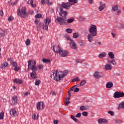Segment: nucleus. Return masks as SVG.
Returning a JSON list of instances; mask_svg holds the SVG:
<instances>
[{"mask_svg":"<svg viewBox=\"0 0 124 124\" xmlns=\"http://www.w3.org/2000/svg\"><path fill=\"white\" fill-rule=\"evenodd\" d=\"M93 77L96 79H99L101 78V73L99 72L96 71L93 74Z\"/></svg>","mask_w":124,"mask_h":124,"instance_id":"obj_15","label":"nucleus"},{"mask_svg":"<svg viewBox=\"0 0 124 124\" xmlns=\"http://www.w3.org/2000/svg\"><path fill=\"white\" fill-rule=\"evenodd\" d=\"M69 74V71L68 70H64L62 71V78H65Z\"/></svg>","mask_w":124,"mask_h":124,"instance_id":"obj_19","label":"nucleus"},{"mask_svg":"<svg viewBox=\"0 0 124 124\" xmlns=\"http://www.w3.org/2000/svg\"><path fill=\"white\" fill-rule=\"evenodd\" d=\"M42 62H45V63H49L50 62H51V61L49 59H44L43 58L42 59Z\"/></svg>","mask_w":124,"mask_h":124,"instance_id":"obj_33","label":"nucleus"},{"mask_svg":"<svg viewBox=\"0 0 124 124\" xmlns=\"http://www.w3.org/2000/svg\"><path fill=\"white\" fill-rule=\"evenodd\" d=\"M51 23V20L49 18L46 17V22L45 24L43 25V30H46V31H48V26L49 24Z\"/></svg>","mask_w":124,"mask_h":124,"instance_id":"obj_6","label":"nucleus"},{"mask_svg":"<svg viewBox=\"0 0 124 124\" xmlns=\"http://www.w3.org/2000/svg\"><path fill=\"white\" fill-rule=\"evenodd\" d=\"M105 68L106 70H111L112 69V65L111 64L108 63L105 66Z\"/></svg>","mask_w":124,"mask_h":124,"instance_id":"obj_22","label":"nucleus"},{"mask_svg":"<svg viewBox=\"0 0 124 124\" xmlns=\"http://www.w3.org/2000/svg\"><path fill=\"white\" fill-rule=\"evenodd\" d=\"M114 121L116 124H122V123H123V120L122 119H115Z\"/></svg>","mask_w":124,"mask_h":124,"instance_id":"obj_40","label":"nucleus"},{"mask_svg":"<svg viewBox=\"0 0 124 124\" xmlns=\"http://www.w3.org/2000/svg\"><path fill=\"white\" fill-rule=\"evenodd\" d=\"M77 87V85H74L72 88H70V90L68 92V94H69V93H70V95H71V92H74L75 90V87Z\"/></svg>","mask_w":124,"mask_h":124,"instance_id":"obj_32","label":"nucleus"},{"mask_svg":"<svg viewBox=\"0 0 124 124\" xmlns=\"http://www.w3.org/2000/svg\"><path fill=\"white\" fill-rule=\"evenodd\" d=\"M107 89H111V88H113V82L112 81L108 82L106 84Z\"/></svg>","mask_w":124,"mask_h":124,"instance_id":"obj_21","label":"nucleus"},{"mask_svg":"<svg viewBox=\"0 0 124 124\" xmlns=\"http://www.w3.org/2000/svg\"><path fill=\"white\" fill-rule=\"evenodd\" d=\"M82 114L84 117H87V116H88V112L87 111H83Z\"/></svg>","mask_w":124,"mask_h":124,"instance_id":"obj_54","label":"nucleus"},{"mask_svg":"<svg viewBox=\"0 0 124 124\" xmlns=\"http://www.w3.org/2000/svg\"><path fill=\"white\" fill-rule=\"evenodd\" d=\"M119 109H124V102H122L119 104L118 107Z\"/></svg>","mask_w":124,"mask_h":124,"instance_id":"obj_34","label":"nucleus"},{"mask_svg":"<svg viewBox=\"0 0 124 124\" xmlns=\"http://www.w3.org/2000/svg\"><path fill=\"white\" fill-rule=\"evenodd\" d=\"M5 32L2 29H0V37H3L4 36Z\"/></svg>","mask_w":124,"mask_h":124,"instance_id":"obj_36","label":"nucleus"},{"mask_svg":"<svg viewBox=\"0 0 124 124\" xmlns=\"http://www.w3.org/2000/svg\"><path fill=\"white\" fill-rule=\"evenodd\" d=\"M81 115L82 114H81V113H78L76 115V118H80Z\"/></svg>","mask_w":124,"mask_h":124,"instance_id":"obj_57","label":"nucleus"},{"mask_svg":"<svg viewBox=\"0 0 124 124\" xmlns=\"http://www.w3.org/2000/svg\"><path fill=\"white\" fill-rule=\"evenodd\" d=\"M17 15L18 16H20L21 18H25L26 16H28L29 15L27 14V9L26 7H23L21 9L18 8Z\"/></svg>","mask_w":124,"mask_h":124,"instance_id":"obj_4","label":"nucleus"},{"mask_svg":"<svg viewBox=\"0 0 124 124\" xmlns=\"http://www.w3.org/2000/svg\"><path fill=\"white\" fill-rule=\"evenodd\" d=\"M44 107V103L43 102H39L36 106V108L38 110H43Z\"/></svg>","mask_w":124,"mask_h":124,"instance_id":"obj_10","label":"nucleus"},{"mask_svg":"<svg viewBox=\"0 0 124 124\" xmlns=\"http://www.w3.org/2000/svg\"><path fill=\"white\" fill-rule=\"evenodd\" d=\"M79 110H80V111H84L85 110H86V108L85 107V106H81L79 108Z\"/></svg>","mask_w":124,"mask_h":124,"instance_id":"obj_52","label":"nucleus"},{"mask_svg":"<svg viewBox=\"0 0 124 124\" xmlns=\"http://www.w3.org/2000/svg\"><path fill=\"white\" fill-rule=\"evenodd\" d=\"M113 97L114 98H120V97H124V92H116L114 93Z\"/></svg>","mask_w":124,"mask_h":124,"instance_id":"obj_7","label":"nucleus"},{"mask_svg":"<svg viewBox=\"0 0 124 124\" xmlns=\"http://www.w3.org/2000/svg\"><path fill=\"white\" fill-rule=\"evenodd\" d=\"M71 119H72V120H73V121H74V122H76V123H77V122H78V119L75 118V116H74V115H71Z\"/></svg>","mask_w":124,"mask_h":124,"instance_id":"obj_41","label":"nucleus"},{"mask_svg":"<svg viewBox=\"0 0 124 124\" xmlns=\"http://www.w3.org/2000/svg\"><path fill=\"white\" fill-rule=\"evenodd\" d=\"M108 63H111L112 65L116 66L117 65V63H116V61L115 59L110 60L108 61Z\"/></svg>","mask_w":124,"mask_h":124,"instance_id":"obj_23","label":"nucleus"},{"mask_svg":"<svg viewBox=\"0 0 124 124\" xmlns=\"http://www.w3.org/2000/svg\"><path fill=\"white\" fill-rule=\"evenodd\" d=\"M69 2H72V5H75V4L78 3V0H68Z\"/></svg>","mask_w":124,"mask_h":124,"instance_id":"obj_27","label":"nucleus"},{"mask_svg":"<svg viewBox=\"0 0 124 124\" xmlns=\"http://www.w3.org/2000/svg\"><path fill=\"white\" fill-rule=\"evenodd\" d=\"M38 117H39V115L37 114V117H36V114L35 113H34L33 116H32V119H34V120H36V119H38Z\"/></svg>","mask_w":124,"mask_h":124,"instance_id":"obj_45","label":"nucleus"},{"mask_svg":"<svg viewBox=\"0 0 124 124\" xmlns=\"http://www.w3.org/2000/svg\"><path fill=\"white\" fill-rule=\"evenodd\" d=\"M66 39H67V40H69V41H70V42H71V41H73V40H72V39H71V38H70V37H69V36H67L66 37Z\"/></svg>","mask_w":124,"mask_h":124,"instance_id":"obj_60","label":"nucleus"},{"mask_svg":"<svg viewBox=\"0 0 124 124\" xmlns=\"http://www.w3.org/2000/svg\"><path fill=\"white\" fill-rule=\"evenodd\" d=\"M43 67H44V66H43V64H39L38 65V69H39V70H40L41 69H43Z\"/></svg>","mask_w":124,"mask_h":124,"instance_id":"obj_47","label":"nucleus"},{"mask_svg":"<svg viewBox=\"0 0 124 124\" xmlns=\"http://www.w3.org/2000/svg\"><path fill=\"white\" fill-rule=\"evenodd\" d=\"M25 44L26 46H30L31 45V40L30 39H27L25 40Z\"/></svg>","mask_w":124,"mask_h":124,"instance_id":"obj_35","label":"nucleus"},{"mask_svg":"<svg viewBox=\"0 0 124 124\" xmlns=\"http://www.w3.org/2000/svg\"><path fill=\"white\" fill-rule=\"evenodd\" d=\"M55 22L57 24H60V25H62V17H57V18L55 20Z\"/></svg>","mask_w":124,"mask_h":124,"instance_id":"obj_16","label":"nucleus"},{"mask_svg":"<svg viewBox=\"0 0 124 124\" xmlns=\"http://www.w3.org/2000/svg\"><path fill=\"white\" fill-rule=\"evenodd\" d=\"M76 62H78V63H82V62H83V61L80 59L76 60Z\"/></svg>","mask_w":124,"mask_h":124,"instance_id":"obj_59","label":"nucleus"},{"mask_svg":"<svg viewBox=\"0 0 124 124\" xmlns=\"http://www.w3.org/2000/svg\"><path fill=\"white\" fill-rule=\"evenodd\" d=\"M79 21H84V20H85V19H84V18L82 17H80L79 18Z\"/></svg>","mask_w":124,"mask_h":124,"instance_id":"obj_63","label":"nucleus"},{"mask_svg":"<svg viewBox=\"0 0 124 124\" xmlns=\"http://www.w3.org/2000/svg\"><path fill=\"white\" fill-rule=\"evenodd\" d=\"M10 115L14 116V117H16L17 116V111H16V109L15 108H13L10 110Z\"/></svg>","mask_w":124,"mask_h":124,"instance_id":"obj_18","label":"nucleus"},{"mask_svg":"<svg viewBox=\"0 0 124 124\" xmlns=\"http://www.w3.org/2000/svg\"><path fill=\"white\" fill-rule=\"evenodd\" d=\"M42 17V16L40 14H38L35 15V18H41Z\"/></svg>","mask_w":124,"mask_h":124,"instance_id":"obj_51","label":"nucleus"},{"mask_svg":"<svg viewBox=\"0 0 124 124\" xmlns=\"http://www.w3.org/2000/svg\"><path fill=\"white\" fill-rule=\"evenodd\" d=\"M86 82H87L85 80H82L80 83V85L81 87H83V86H84Z\"/></svg>","mask_w":124,"mask_h":124,"instance_id":"obj_48","label":"nucleus"},{"mask_svg":"<svg viewBox=\"0 0 124 124\" xmlns=\"http://www.w3.org/2000/svg\"><path fill=\"white\" fill-rule=\"evenodd\" d=\"M57 11L59 12L60 16H62V8L59 7L57 8Z\"/></svg>","mask_w":124,"mask_h":124,"instance_id":"obj_30","label":"nucleus"},{"mask_svg":"<svg viewBox=\"0 0 124 124\" xmlns=\"http://www.w3.org/2000/svg\"><path fill=\"white\" fill-rule=\"evenodd\" d=\"M72 4L70 2L67 3H62V8H65V9H69V8H70V6H72Z\"/></svg>","mask_w":124,"mask_h":124,"instance_id":"obj_12","label":"nucleus"},{"mask_svg":"<svg viewBox=\"0 0 124 124\" xmlns=\"http://www.w3.org/2000/svg\"><path fill=\"white\" fill-rule=\"evenodd\" d=\"M98 124H107L108 123V120H106L104 119H99L98 120Z\"/></svg>","mask_w":124,"mask_h":124,"instance_id":"obj_17","label":"nucleus"},{"mask_svg":"<svg viewBox=\"0 0 124 124\" xmlns=\"http://www.w3.org/2000/svg\"><path fill=\"white\" fill-rule=\"evenodd\" d=\"M121 13H122V11H121L120 10H118V11H117V14L118 15H120L121 14Z\"/></svg>","mask_w":124,"mask_h":124,"instance_id":"obj_64","label":"nucleus"},{"mask_svg":"<svg viewBox=\"0 0 124 124\" xmlns=\"http://www.w3.org/2000/svg\"><path fill=\"white\" fill-rule=\"evenodd\" d=\"M108 113L111 116H114V115H115V112H114L113 111L109 110L108 112Z\"/></svg>","mask_w":124,"mask_h":124,"instance_id":"obj_49","label":"nucleus"},{"mask_svg":"<svg viewBox=\"0 0 124 124\" xmlns=\"http://www.w3.org/2000/svg\"><path fill=\"white\" fill-rule=\"evenodd\" d=\"M117 28L118 29H120V30H124V25H123L122 24H118L117 25Z\"/></svg>","mask_w":124,"mask_h":124,"instance_id":"obj_38","label":"nucleus"},{"mask_svg":"<svg viewBox=\"0 0 124 124\" xmlns=\"http://www.w3.org/2000/svg\"><path fill=\"white\" fill-rule=\"evenodd\" d=\"M68 15V12L66 11H63L62 10V19H65L66 18V16Z\"/></svg>","mask_w":124,"mask_h":124,"instance_id":"obj_28","label":"nucleus"},{"mask_svg":"<svg viewBox=\"0 0 124 124\" xmlns=\"http://www.w3.org/2000/svg\"><path fill=\"white\" fill-rule=\"evenodd\" d=\"M16 104H17V102L13 100L12 101V102L11 103V105H12L13 106H14V105H16Z\"/></svg>","mask_w":124,"mask_h":124,"instance_id":"obj_55","label":"nucleus"},{"mask_svg":"<svg viewBox=\"0 0 124 124\" xmlns=\"http://www.w3.org/2000/svg\"><path fill=\"white\" fill-rule=\"evenodd\" d=\"M14 83H16V84H22L23 81H22V79H20L19 78H15L14 79Z\"/></svg>","mask_w":124,"mask_h":124,"instance_id":"obj_25","label":"nucleus"},{"mask_svg":"<svg viewBox=\"0 0 124 124\" xmlns=\"http://www.w3.org/2000/svg\"><path fill=\"white\" fill-rule=\"evenodd\" d=\"M12 100L17 103L18 101V97H17V96H14L12 97Z\"/></svg>","mask_w":124,"mask_h":124,"instance_id":"obj_46","label":"nucleus"},{"mask_svg":"<svg viewBox=\"0 0 124 124\" xmlns=\"http://www.w3.org/2000/svg\"><path fill=\"white\" fill-rule=\"evenodd\" d=\"M79 91H80L79 88L75 87V90H74V93H78Z\"/></svg>","mask_w":124,"mask_h":124,"instance_id":"obj_58","label":"nucleus"},{"mask_svg":"<svg viewBox=\"0 0 124 124\" xmlns=\"http://www.w3.org/2000/svg\"><path fill=\"white\" fill-rule=\"evenodd\" d=\"M106 56H107V53L103 52L99 54L98 58L99 59H102V58H105Z\"/></svg>","mask_w":124,"mask_h":124,"instance_id":"obj_20","label":"nucleus"},{"mask_svg":"<svg viewBox=\"0 0 124 124\" xmlns=\"http://www.w3.org/2000/svg\"><path fill=\"white\" fill-rule=\"evenodd\" d=\"M42 3H47V5H51L52 2H49V0H41Z\"/></svg>","mask_w":124,"mask_h":124,"instance_id":"obj_31","label":"nucleus"},{"mask_svg":"<svg viewBox=\"0 0 124 124\" xmlns=\"http://www.w3.org/2000/svg\"><path fill=\"white\" fill-rule=\"evenodd\" d=\"M69 52L67 50H62V57H68Z\"/></svg>","mask_w":124,"mask_h":124,"instance_id":"obj_26","label":"nucleus"},{"mask_svg":"<svg viewBox=\"0 0 124 124\" xmlns=\"http://www.w3.org/2000/svg\"><path fill=\"white\" fill-rule=\"evenodd\" d=\"M89 31L90 34L87 35V40L88 42H93L94 39L93 37H95L97 35V28L95 25L91 24Z\"/></svg>","mask_w":124,"mask_h":124,"instance_id":"obj_2","label":"nucleus"},{"mask_svg":"<svg viewBox=\"0 0 124 124\" xmlns=\"http://www.w3.org/2000/svg\"><path fill=\"white\" fill-rule=\"evenodd\" d=\"M28 69H31L32 72L31 73L30 76L32 79H36L37 77H36V71H37V67L35 66L36 65V62L32 60H29L28 61Z\"/></svg>","mask_w":124,"mask_h":124,"instance_id":"obj_1","label":"nucleus"},{"mask_svg":"<svg viewBox=\"0 0 124 124\" xmlns=\"http://www.w3.org/2000/svg\"><path fill=\"white\" fill-rule=\"evenodd\" d=\"M74 21V18H69L68 19L67 17L62 18V24L63 25H67V23H68V24H70V23H72Z\"/></svg>","mask_w":124,"mask_h":124,"instance_id":"obj_8","label":"nucleus"},{"mask_svg":"<svg viewBox=\"0 0 124 124\" xmlns=\"http://www.w3.org/2000/svg\"><path fill=\"white\" fill-rule=\"evenodd\" d=\"M8 21H12V20H13V17L12 16H10L8 18Z\"/></svg>","mask_w":124,"mask_h":124,"instance_id":"obj_61","label":"nucleus"},{"mask_svg":"<svg viewBox=\"0 0 124 124\" xmlns=\"http://www.w3.org/2000/svg\"><path fill=\"white\" fill-rule=\"evenodd\" d=\"M70 46L71 49H73V50H75L78 48L77 44H76V42L74 40L71 41V42H70Z\"/></svg>","mask_w":124,"mask_h":124,"instance_id":"obj_11","label":"nucleus"},{"mask_svg":"<svg viewBox=\"0 0 124 124\" xmlns=\"http://www.w3.org/2000/svg\"><path fill=\"white\" fill-rule=\"evenodd\" d=\"M100 6L99 7V10L100 11H102L103 10H104V9L105 8V7H106V3H104L102 2H100Z\"/></svg>","mask_w":124,"mask_h":124,"instance_id":"obj_14","label":"nucleus"},{"mask_svg":"<svg viewBox=\"0 0 124 124\" xmlns=\"http://www.w3.org/2000/svg\"><path fill=\"white\" fill-rule=\"evenodd\" d=\"M108 56H109V58H110V59H111L112 60H113V59L115 58V55L114 54V53H113V52H109L108 53Z\"/></svg>","mask_w":124,"mask_h":124,"instance_id":"obj_29","label":"nucleus"},{"mask_svg":"<svg viewBox=\"0 0 124 124\" xmlns=\"http://www.w3.org/2000/svg\"><path fill=\"white\" fill-rule=\"evenodd\" d=\"M7 65H8V63L5 62L1 65L0 67H1V69H3V68H5V67H6V66H7Z\"/></svg>","mask_w":124,"mask_h":124,"instance_id":"obj_37","label":"nucleus"},{"mask_svg":"<svg viewBox=\"0 0 124 124\" xmlns=\"http://www.w3.org/2000/svg\"><path fill=\"white\" fill-rule=\"evenodd\" d=\"M4 116V113L3 112H1L0 114V120H2V119H3Z\"/></svg>","mask_w":124,"mask_h":124,"instance_id":"obj_53","label":"nucleus"},{"mask_svg":"<svg viewBox=\"0 0 124 124\" xmlns=\"http://www.w3.org/2000/svg\"><path fill=\"white\" fill-rule=\"evenodd\" d=\"M70 97H71V95H70V92L69 93V94L67 95V97L65 99H64V104L65 106H68L70 104V102L69 100L70 99Z\"/></svg>","mask_w":124,"mask_h":124,"instance_id":"obj_9","label":"nucleus"},{"mask_svg":"<svg viewBox=\"0 0 124 124\" xmlns=\"http://www.w3.org/2000/svg\"><path fill=\"white\" fill-rule=\"evenodd\" d=\"M118 8H119V7L117 5H115L112 6V10L113 11H116L118 10Z\"/></svg>","mask_w":124,"mask_h":124,"instance_id":"obj_42","label":"nucleus"},{"mask_svg":"<svg viewBox=\"0 0 124 124\" xmlns=\"http://www.w3.org/2000/svg\"><path fill=\"white\" fill-rule=\"evenodd\" d=\"M53 50L56 54H59L61 57H62V50L61 49L60 46H56L53 47Z\"/></svg>","mask_w":124,"mask_h":124,"instance_id":"obj_5","label":"nucleus"},{"mask_svg":"<svg viewBox=\"0 0 124 124\" xmlns=\"http://www.w3.org/2000/svg\"><path fill=\"white\" fill-rule=\"evenodd\" d=\"M27 3L28 4H31V6H32V7H36V5H35V4H33V0H29Z\"/></svg>","mask_w":124,"mask_h":124,"instance_id":"obj_24","label":"nucleus"},{"mask_svg":"<svg viewBox=\"0 0 124 124\" xmlns=\"http://www.w3.org/2000/svg\"><path fill=\"white\" fill-rule=\"evenodd\" d=\"M73 38H78L79 37V34L78 33H74L73 36Z\"/></svg>","mask_w":124,"mask_h":124,"instance_id":"obj_43","label":"nucleus"},{"mask_svg":"<svg viewBox=\"0 0 124 124\" xmlns=\"http://www.w3.org/2000/svg\"><path fill=\"white\" fill-rule=\"evenodd\" d=\"M3 16V11L2 10H0V16Z\"/></svg>","mask_w":124,"mask_h":124,"instance_id":"obj_62","label":"nucleus"},{"mask_svg":"<svg viewBox=\"0 0 124 124\" xmlns=\"http://www.w3.org/2000/svg\"><path fill=\"white\" fill-rule=\"evenodd\" d=\"M79 45L80 46H85V43L82 41H79Z\"/></svg>","mask_w":124,"mask_h":124,"instance_id":"obj_56","label":"nucleus"},{"mask_svg":"<svg viewBox=\"0 0 124 124\" xmlns=\"http://www.w3.org/2000/svg\"><path fill=\"white\" fill-rule=\"evenodd\" d=\"M11 63L13 65V66L15 67V69H14V70L15 71H18L19 70V68L18 67V64L16 62L12 61L11 62Z\"/></svg>","mask_w":124,"mask_h":124,"instance_id":"obj_13","label":"nucleus"},{"mask_svg":"<svg viewBox=\"0 0 124 124\" xmlns=\"http://www.w3.org/2000/svg\"><path fill=\"white\" fill-rule=\"evenodd\" d=\"M50 77L56 82H59L61 78H62V72L58 71V70H53L51 72Z\"/></svg>","mask_w":124,"mask_h":124,"instance_id":"obj_3","label":"nucleus"},{"mask_svg":"<svg viewBox=\"0 0 124 124\" xmlns=\"http://www.w3.org/2000/svg\"><path fill=\"white\" fill-rule=\"evenodd\" d=\"M40 83H41V81L39 79H36L35 82V85L36 86H38Z\"/></svg>","mask_w":124,"mask_h":124,"instance_id":"obj_44","label":"nucleus"},{"mask_svg":"<svg viewBox=\"0 0 124 124\" xmlns=\"http://www.w3.org/2000/svg\"><path fill=\"white\" fill-rule=\"evenodd\" d=\"M79 81H80V79L78 77H76L72 79V82H79Z\"/></svg>","mask_w":124,"mask_h":124,"instance_id":"obj_39","label":"nucleus"},{"mask_svg":"<svg viewBox=\"0 0 124 124\" xmlns=\"http://www.w3.org/2000/svg\"><path fill=\"white\" fill-rule=\"evenodd\" d=\"M66 31L68 32V33H71L73 31L72 29H67L66 30Z\"/></svg>","mask_w":124,"mask_h":124,"instance_id":"obj_50","label":"nucleus"}]
</instances>
